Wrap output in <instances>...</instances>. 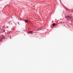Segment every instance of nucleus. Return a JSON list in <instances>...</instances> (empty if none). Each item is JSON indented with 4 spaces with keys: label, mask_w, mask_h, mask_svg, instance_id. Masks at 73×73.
Instances as JSON below:
<instances>
[{
    "label": "nucleus",
    "mask_w": 73,
    "mask_h": 73,
    "mask_svg": "<svg viewBox=\"0 0 73 73\" xmlns=\"http://www.w3.org/2000/svg\"><path fill=\"white\" fill-rule=\"evenodd\" d=\"M32 32H33L30 31L28 32V33H31V35H32Z\"/></svg>",
    "instance_id": "obj_1"
},
{
    "label": "nucleus",
    "mask_w": 73,
    "mask_h": 73,
    "mask_svg": "<svg viewBox=\"0 0 73 73\" xmlns=\"http://www.w3.org/2000/svg\"><path fill=\"white\" fill-rule=\"evenodd\" d=\"M66 19H69L70 18V17H69L68 16H67L66 17Z\"/></svg>",
    "instance_id": "obj_2"
},
{
    "label": "nucleus",
    "mask_w": 73,
    "mask_h": 73,
    "mask_svg": "<svg viewBox=\"0 0 73 73\" xmlns=\"http://www.w3.org/2000/svg\"><path fill=\"white\" fill-rule=\"evenodd\" d=\"M25 22H26V23H28L29 22V21H28V20H25Z\"/></svg>",
    "instance_id": "obj_3"
},
{
    "label": "nucleus",
    "mask_w": 73,
    "mask_h": 73,
    "mask_svg": "<svg viewBox=\"0 0 73 73\" xmlns=\"http://www.w3.org/2000/svg\"><path fill=\"white\" fill-rule=\"evenodd\" d=\"M54 25H55V23H53L52 25L53 27H54Z\"/></svg>",
    "instance_id": "obj_4"
},
{
    "label": "nucleus",
    "mask_w": 73,
    "mask_h": 73,
    "mask_svg": "<svg viewBox=\"0 0 73 73\" xmlns=\"http://www.w3.org/2000/svg\"><path fill=\"white\" fill-rule=\"evenodd\" d=\"M58 25V24H57V23H56L55 24V25Z\"/></svg>",
    "instance_id": "obj_5"
},
{
    "label": "nucleus",
    "mask_w": 73,
    "mask_h": 73,
    "mask_svg": "<svg viewBox=\"0 0 73 73\" xmlns=\"http://www.w3.org/2000/svg\"><path fill=\"white\" fill-rule=\"evenodd\" d=\"M1 42V39L0 40V42Z\"/></svg>",
    "instance_id": "obj_6"
},
{
    "label": "nucleus",
    "mask_w": 73,
    "mask_h": 73,
    "mask_svg": "<svg viewBox=\"0 0 73 73\" xmlns=\"http://www.w3.org/2000/svg\"><path fill=\"white\" fill-rule=\"evenodd\" d=\"M3 38H2L1 39H3Z\"/></svg>",
    "instance_id": "obj_7"
}]
</instances>
